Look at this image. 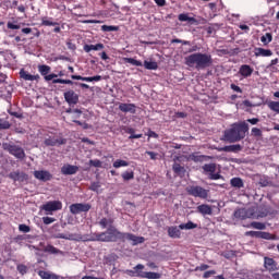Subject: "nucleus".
I'll use <instances>...</instances> for the list:
<instances>
[{"label": "nucleus", "mask_w": 279, "mask_h": 279, "mask_svg": "<svg viewBox=\"0 0 279 279\" xmlns=\"http://www.w3.org/2000/svg\"><path fill=\"white\" fill-rule=\"evenodd\" d=\"M238 73H239V75H241L244 78L252 77V73H254V68H251L247 64H243L240 66Z\"/></svg>", "instance_id": "4be33fe9"}, {"label": "nucleus", "mask_w": 279, "mask_h": 279, "mask_svg": "<svg viewBox=\"0 0 279 279\" xmlns=\"http://www.w3.org/2000/svg\"><path fill=\"white\" fill-rule=\"evenodd\" d=\"M101 160L99 159H90L89 160V167H96L97 169H101Z\"/></svg>", "instance_id": "c03bdc74"}, {"label": "nucleus", "mask_w": 279, "mask_h": 279, "mask_svg": "<svg viewBox=\"0 0 279 279\" xmlns=\"http://www.w3.org/2000/svg\"><path fill=\"white\" fill-rule=\"evenodd\" d=\"M101 32H119V26L102 25Z\"/></svg>", "instance_id": "37998d69"}, {"label": "nucleus", "mask_w": 279, "mask_h": 279, "mask_svg": "<svg viewBox=\"0 0 279 279\" xmlns=\"http://www.w3.org/2000/svg\"><path fill=\"white\" fill-rule=\"evenodd\" d=\"M38 276L41 279H60L61 278L60 275H56L53 272H49L46 270H39ZM61 279H64V278L62 277Z\"/></svg>", "instance_id": "393cba45"}, {"label": "nucleus", "mask_w": 279, "mask_h": 279, "mask_svg": "<svg viewBox=\"0 0 279 279\" xmlns=\"http://www.w3.org/2000/svg\"><path fill=\"white\" fill-rule=\"evenodd\" d=\"M171 44H172V45L179 44V45H187V46H191V41H189V40H182V39H178V38L172 39V40H171Z\"/></svg>", "instance_id": "de8ad7c7"}, {"label": "nucleus", "mask_w": 279, "mask_h": 279, "mask_svg": "<svg viewBox=\"0 0 279 279\" xmlns=\"http://www.w3.org/2000/svg\"><path fill=\"white\" fill-rule=\"evenodd\" d=\"M251 134H252V136L260 138V136H263V131L258 128H253L251 131Z\"/></svg>", "instance_id": "a18cd8bd"}, {"label": "nucleus", "mask_w": 279, "mask_h": 279, "mask_svg": "<svg viewBox=\"0 0 279 279\" xmlns=\"http://www.w3.org/2000/svg\"><path fill=\"white\" fill-rule=\"evenodd\" d=\"M148 137L149 138H158V133H156L154 131H148Z\"/></svg>", "instance_id": "69168bd1"}, {"label": "nucleus", "mask_w": 279, "mask_h": 279, "mask_svg": "<svg viewBox=\"0 0 279 279\" xmlns=\"http://www.w3.org/2000/svg\"><path fill=\"white\" fill-rule=\"evenodd\" d=\"M82 279H102V278L93 277V276H84V277H82Z\"/></svg>", "instance_id": "774afa93"}, {"label": "nucleus", "mask_w": 279, "mask_h": 279, "mask_svg": "<svg viewBox=\"0 0 279 279\" xmlns=\"http://www.w3.org/2000/svg\"><path fill=\"white\" fill-rule=\"evenodd\" d=\"M16 269H17L19 274H21V276H25V274H27V271H29V268L25 264H19L16 266Z\"/></svg>", "instance_id": "a19ab883"}, {"label": "nucleus", "mask_w": 279, "mask_h": 279, "mask_svg": "<svg viewBox=\"0 0 279 279\" xmlns=\"http://www.w3.org/2000/svg\"><path fill=\"white\" fill-rule=\"evenodd\" d=\"M77 171H80V168L77 166H73L70 163H66L63 167H61L62 175H75Z\"/></svg>", "instance_id": "a211bd4d"}, {"label": "nucleus", "mask_w": 279, "mask_h": 279, "mask_svg": "<svg viewBox=\"0 0 279 279\" xmlns=\"http://www.w3.org/2000/svg\"><path fill=\"white\" fill-rule=\"evenodd\" d=\"M0 130H10V122L0 119Z\"/></svg>", "instance_id": "8fccbe9b"}, {"label": "nucleus", "mask_w": 279, "mask_h": 279, "mask_svg": "<svg viewBox=\"0 0 279 279\" xmlns=\"http://www.w3.org/2000/svg\"><path fill=\"white\" fill-rule=\"evenodd\" d=\"M43 210L46 213H56V210H62V202L49 201L43 205Z\"/></svg>", "instance_id": "9d476101"}, {"label": "nucleus", "mask_w": 279, "mask_h": 279, "mask_svg": "<svg viewBox=\"0 0 279 279\" xmlns=\"http://www.w3.org/2000/svg\"><path fill=\"white\" fill-rule=\"evenodd\" d=\"M43 221H44L45 226H49L50 223H53L56 221V218L44 217Z\"/></svg>", "instance_id": "864d4df0"}, {"label": "nucleus", "mask_w": 279, "mask_h": 279, "mask_svg": "<svg viewBox=\"0 0 279 279\" xmlns=\"http://www.w3.org/2000/svg\"><path fill=\"white\" fill-rule=\"evenodd\" d=\"M168 236H170V239H180L182 236V231H180V227H169Z\"/></svg>", "instance_id": "5701e85b"}, {"label": "nucleus", "mask_w": 279, "mask_h": 279, "mask_svg": "<svg viewBox=\"0 0 279 279\" xmlns=\"http://www.w3.org/2000/svg\"><path fill=\"white\" fill-rule=\"evenodd\" d=\"M100 187H101V184H99V182H93L89 186V191L97 192L99 191Z\"/></svg>", "instance_id": "3c124183"}, {"label": "nucleus", "mask_w": 279, "mask_h": 279, "mask_svg": "<svg viewBox=\"0 0 279 279\" xmlns=\"http://www.w3.org/2000/svg\"><path fill=\"white\" fill-rule=\"evenodd\" d=\"M248 228H254L255 230H265L267 226L263 222L253 221L250 223Z\"/></svg>", "instance_id": "58836bf2"}, {"label": "nucleus", "mask_w": 279, "mask_h": 279, "mask_svg": "<svg viewBox=\"0 0 279 279\" xmlns=\"http://www.w3.org/2000/svg\"><path fill=\"white\" fill-rule=\"evenodd\" d=\"M8 178L13 180V182H27V180H29V175L27 173L19 170L10 172Z\"/></svg>", "instance_id": "9b49d317"}, {"label": "nucleus", "mask_w": 279, "mask_h": 279, "mask_svg": "<svg viewBox=\"0 0 279 279\" xmlns=\"http://www.w3.org/2000/svg\"><path fill=\"white\" fill-rule=\"evenodd\" d=\"M186 193H189L192 197L208 199V194L210 193V190H206L199 185H190L186 187Z\"/></svg>", "instance_id": "423d86ee"}, {"label": "nucleus", "mask_w": 279, "mask_h": 279, "mask_svg": "<svg viewBox=\"0 0 279 279\" xmlns=\"http://www.w3.org/2000/svg\"><path fill=\"white\" fill-rule=\"evenodd\" d=\"M271 40H274V35H271V33H266L260 37V43H263L264 46L269 45Z\"/></svg>", "instance_id": "f704fd0d"}, {"label": "nucleus", "mask_w": 279, "mask_h": 279, "mask_svg": "<svg viewBox=\"0 0 279 279\" xmlns=\"http://www.w3.org/2000/svg\"><path fill=\"white\" fill-rule=\"evenodd\" d=\"M247 123H251V125H256L260 120L258 118L247 119Z\"/></svg>", "instance_id": "680f3d73"}, {"label": "nucleus", "mask_w": 279, "mask_h": 279, "mask_svg": "<svg viewBox=\"0 0 279 279\" xmlns=\"http://www.w3.org/2000/svg\"><path fill=\"white\" fill-rule=\"evenodd\" d=\"M130 141L134 140V138H143V134H132L129 136Z\"/></svg>", "instance_id": "338daca9"}, {"label": "nucleus", "mask_w": 279, "mask_h": 279, "mask_svg": "<svg viewBox=\"0 0 279 279\" xmlns=\"http://www.w3.org/2000/svg\"><path fill=\"white\" fill-rule=\"evenodd\" d=\"M243 146H241L240 144H233V145H229V146H223V147H218L217 151H227V153H231V154H239V151H242Z\"/></svg>", "instance_id": "f3484780"}, {"label": "nucleus", "mask_w": 279, "mask_h": 279, "mask_svg": "<svg viewBox=\"0 0 279 279\" xmlns=\"http://www.w3.org/2000/svg\"><path fill=\"white\" fill-rule=\"evenodd\" d=\"M155 3H157L159 8H165V5H167V0H155Z\"/></svg>", "instance_id": "13d9d810"}, {"label": "nucleus", "mask_w": 279, "mask_h": 279, "mask_svg": "<svg viewBox=\"0 0 279 279\" xmlns=\"http://www.w3.org/2000/svg\"><path fill=\"white\" fill-rule=\"evenodd\" d=\"M113 223H114V219L112 218H101L98 222V225L102 230H106V228H114Z\"/></svg>", "instance_id": "a878e982"}, {"label": "nucleus", "mask_w": 279, "mask_h": 279, "mask_svg": "<svg viewBox=\"0 0 279 279\" xmlns=\"http://www.w3.org/2000/svg\"><path fill=\"white\" fill-rule=\"evenodd\" d=\"M126 64H132L133 66H144L147 71H158V62L156 61H144L143 62L134 59V58H124L123 59Z\"/></svg>", "instance_id": "20e7f679"}, {"label": "nucleus", "mask_w": 279, "mask_h": 279, "mask_svg": "<svg viewBox=\"0 0 279 279\" xmlns=\"http://www.w3.org/2000/svg\"><path fill=\"white\" fill-rule=\"evenodd\" d=\"M44 144L46 147H56L57 145H66V140L50 136L44 141Z\"/></svg>", "instance_id": "ddd939ff"}, {"label": "nucleus", "mask_w": 279, "mask_h": 279, "mask_svg": "<svg viewBox=\"0 0 279 279\" xmlns=\"http://www.w3.org/2000/svg\"><path fill=\"white\" fill-rule=\"evenodd\" d=\"M230 184L231 186H233V189H243L245 186V184L243 183V179L241 178H232L230 180Z\"/></svg>", "instance_id": "c756f323"}, {"label": "nucleus", "mask_w": 279, "mask_h": 279, "mask_svg": "<svg viewBox=\"0 0 279 279\" xmlns=\"http://www.w3.org/2000/svg\"><path fill=\"white\" fill-rule=\"evenodd\" d=\"M208 267H210V266H208L206 264H203V265L196 267V270H198V271H206V269H208Z\"/></svg>", "instance_id": "0e129e2a"}, {"label": "nucleus", "mask_w": 279, "mask_h": 279, "mask_svg": "<svg viewBox=\"0 0 279 279\" xmlns=\"http://www.w3.org/2000/svg\"><path fill=\"white\" fill-rule=\"evenodd\" d=\"M33 175L36 180H39V182H49L53 180V174H51L49 170H35Z\"/></svg>", "instance_id": "6e6552de"}, {"label": "nucleus", "mask_w": 279, "mask_h": 279, "mask_svg": "<svg viewBox=\"0 0 279 279\" xmlns=\"http://www.w3.org/2000/svg\"><path fill=\"white\" fill-rule=\"evenodd\" d=\"M231 90H234L235 93H243V89L235 84H231Z\"/></svg>", "instance_id": "052dcab7"}, {"label": "nucleus", "mask_w": 279, "mask_h": 279, "mask_svg": "<svg viewBox=\"0 0 279 279\" xmlns=\"http://www.w3.org/2000/svg\"><path fill=\"white\" fill-rule=\"evenodd\" d=\"M119 110H120V112H124V113L130 112V114H136V105L128 104V102H120Z\"/></svg>", "instance_id": "dca6fc26"}, {"label": "nucleus", "mask_w": 279, "mask_h": 279, "mask_svg": "<svg viewBox=\"0 0 279 279\" xmlns=\"http://www.w3.org/2000/svg\"><path fill=\"white\" fill-rule=\"evenodd\" d=\"M215 274H217L215 270L205 271L203 278H210V276H215Z\"/></svg>", "instance_id": "4d7b16f0"}, {"label": "nucleus", "mask_w": 279, "mask_h": 279, "mask_svg": "<svg viewBox=\"0 0 279 279\" xmlns=\"http://www.w3.org/2000/svg\"><path fill=\"white\" fill-rule=\"evenodd\" d=\"M2 149H4V151H9L11 156H14V158H17L19 160H23L25 158V150L21 146L3 143Z\"/></svg>", "instance_id": "39448f33"}, {"label": "nucleus", "mask_w": 279, "mask_h": 279, "mask_svg": "<svg viewBox=\"0 0 279 279\" xmlns=\"http://www.w3.org/2000/svg\"><path fill=\"white\" fill-rule=\"evenodd\" d=\"M52 84H66V80H64V78H54V80H52Z\"/></svg>", "instance_id": "e2e57ef3"}, {"label": "nucleus", "mask_w": 279, "mask_h": 279, "mask_svg": "<svg viewBox=\"0 0 279 279\" xmlns=\"http://www.w3.org/2000/svg\"><path fill=\"white\" fill-rule=\"evenodd\" d=\"M203 170L205 171V173H215L217 171V165L206 163L203 166Z\"/></svg>", "instance_id": "c9c22d12"}, {"label": "nucleus", "mask_w": 279, "mask_h": 279, "mask_svg": "<svg viewBox=\"0 0 279 279\" xmlns=\"http://www.w3.org/2000/svg\"><path fill=\"white\" fill-rule=\"evenodd\" d=\"M38 71L40 75L45 77V75H49V73L51 72V66L45 64L38 65Z\"/></svg>", "instance_id": "e433bc0d"}, {"label": "nucleus", "mask_w": 279, "mask_h": 279, "mask_svg": "<svg viewBox=\"0 0 279 279\" xmlns=\"http://www.w3.org/2000/svg\"><path fill=\"white\" fill-rule=\"evenodd\" d=\"M114 169H120V167H130V163L123 159H118L113 162Z\"/></svg>", "instance_id": "ea45409f"}, {"label": "nucleus", "mask_w": 279, "mask_h": 279, "mask_svg": "<svg viewBox=\"0 0 279 279\" xmlns=\"http://www.w3.org/2000/svg\"><path fill=\"white\" fill-rule=\"evenodd\" d=\"M268 107L270 108V110H272L274 112H277L279 114V102L278 101H271Z\"/></svg>", "instance_id": "49530a36"}, {"label": "nucleus", "mask_w": 279, "mask_h": 279, "mask_svg": "<svg viewBox=\"0 0 279 279\" xmlns=\"http://www.w3.org/2000/svg\"><path fill=\"white\" fill-rule=\"evenodd\" d=\"M179 228L180 230H195V228H197V225L193 221H187L186 223H181Z\"/></svg>", "instance_id": "72a5a7b5"}, {"label": "nucleus", "mask_w": 279, "mask_h": 279, "mask_svg": "<svg viewBox=\"0 0 279 279\" xmlns=\"http://www.w3.org/2000/svg\"><path fill=\"white\" fill-rule=\"evenodd\" d=\"M69 208L71 215H81V213H88L93 208V205L88 203H74Z\"/></svg>", "instance_id": "0eeeda50"}, {"label": "nucleus", "mask_w": 279, "mask_h": 279, "mask_svg": "<svg viewBox=\"0 0 279 279\" xmlns=\"http://www.w3.org/2000/svg\"><path fill=\"white\" fill-rule=\"evenodd\" d=\"M172 170L177 175H184L186 173V169L184 168V166L174 162L172 166Z\"/></svg>", "instance_id": "c85d7f7f"}, {"label": "nucleus", "mask_w": 279, "mask_h": 279, "mask_svg": "<svg viewBox=\"0 0 279 279\" xmlns=\"http://www.w3.org/2000/svg\"><path fill=\"white\" fill-rule=\"evenodd\" d=\"M250 132V125L243 122H235L231 124L229 130L225 131L222 141L227 143H239V141H243L245 138V134Z\"/></svg>", "instance_id": "f03ea898"}, {"label": "nucleus", "mask_w": 279, "mask_h": 279, "mask_svg": "<svg viewBox=\"0 0 279 279\" xmlns=\"http://www.w3.org/2000/svg\"><path fill=\"white\" fill-rule=\"evenodd\" d=\"M56 77H58V74H46L45 76H44V80L46 81V82H51V80L53 81V80H56Z\"/></svg>", "instance_id": "6e6d98bb"}, {"label": "nucleus", "mask_w": 279, "mask_h": 279, "mask_svg": "<svg viewBox=\"0 0 279 279\" xmlns=\"http://www.w3.org/2000/svg\"><path fill=\"white\" fill-rule=\"evenodd\" d=\"M175 117H177L178 119H186L187 114H186V112L178 111V112L175 113Z\"/></svg>", "instance_id": "bf43d9fd"}, {"label": "nucleus", "mask_w": 279, "mask_h": 279, "mask_svg": "<svg viewBox=\"0 0 279 279\" xmlns=\"http://www.w3.org/2000/svg\"><path fill=\"white\" fill-rule=\"evenodd\" d=\"M264 267L267 271H276L278 269V263L271 257H265Z\"/></svg>", "instance_id": "6ab92c4d"}, {"label": "nucleus", "mask_w": 279, "mask_h": 279, "mask_svg": "<svg viewBox=\"0 0 279 279\" xmlns=\"http://www.w3.org/2000/svg\"><path fill=\"white\" fill-rule=\"evenodd\" d=\"M122 178L125 182L134 180V171H125L124 173H122Z\"/></svg>", "instance_id": "79ce46f5"}, {"label": "nucleus", "mask_w": 279, "mask_h": 279, "mask_svg": "<svg viewBox=\"0 0 279 279\" xmlns=\"http://www.w3.org/2000/svg\"><path fill=\"white\" fill-rule=\"evenodd\" d=\"M20 77L21 80H24V82H38V80H40V75L29 74L25 69L20 70Z\"/></svg>", "instance_id": "2eb2a0df"}, {"label": "nucleus", "mask_w": 279, "mask_h": 279, "mask_svg": "<svg viewBox=\"0 0 279 279\" xmlns=\"http://www.w3.org/2000/svg\"><path fill=\"white\" fill-rule=\"evenodd\" d=\"M185 159L189 162H206L208 160H213V157L208 155H199V153H192L185 156Z\"/></svg>", "instance_id": "1a4fd4ad"}, {"label": "nucleus", "mask_w": 279, "mask_h": 279, "mask_svg": "<svg viewBox=\"0 0 279 279\" xmlns=\"http://www.w3.org/2000/svg\"><path fill=\"white\" fill-rule=\"evenodd\" d=\"M7 27L8 29H21V25L14 24L12 22H8Z\"/></svg>", "instance_id": "5fc2aeb1"}, {"label": "nucleus", "mask_w": 279, "mask_h": 279, "mask_svg": "<svg viewBox=\"0 0 279 279\" xmlns=\"http://www.w3.org/2000/svg\"><path fill=\"white\" fill-rule=\"evenodd\" d=\"M63 97L69 106H75L80 101V95L70 89L63 94Z\"/></svg>", "instance_id": "f8f14e48"}, {"label": "nucleus", "mask_w": 279, "mask_h": 279, "mask_svg": "<svg viewBox=\"0 0 279 279\" xmlns=\"http://www.w3.org/2000/svg\"><path fill=\"white\" fill-rule=\"evenodd\" d=\"M146 155L149 156L150 160H158V153L147 150Z\"/></svg>", "instance_id": "603ef678"}, {"label": "nucleus", "mask_w": 279, "mask_h": 279, "mask_svg": "<svg viewBox=\"0 0 279 279\" xmlns=\"http://www.w3.org/2000/svg\"><path fill=\"white\" fill-rule=\"evenodd\" d=\"M56 239H64L65 241H83V242H100V243H125V241H131L132 245H141L145 243L144 236L134 235V233L121 232L116 227H110L106 231L97 233L92 232L89 234H77V233H59Z\"/></svg>", "instance_id": "f257e3e1"}, {"label": "nucleus", "mask_w": 279, "mask_h": 279, "mask_svg": "<svg viewBox=\"0 0 279 279\" xmlns=\"http://www.w3.org/2000/svg\"><path fill=\"white\" fill-rule=\"evenodd\" d=\"M45 252H47L48 254H63L62 251H60V248H57L51 244L46 246Z\"/></svg>", "instance_id": "4c0bfd02"}, {"label": "nucleus", "mask_w": 279, "mask_h": 279, "mask_svg": "<svg viewBox=\"0 0 279 279\" xmlns=\"http://www.w3.org/2000/svg\"><path fill=\"white\" fill-rule=\"evenodd\" d=\"M180 23H187V25H199V21L195 17L189 16V13H181L178 15Z\"/></svg>", "instance_id": "4468645a"}, {"label": "nucleus", "mask_w": 279, "mask_h": 279, "mask_svg": "<svg viewBox=\"0 0 279 279\" xmlns=\"http://www.w3.org/2000/svg\"><path fill=\"white\" fill-rule=\"evenodd\" d=\"M19 230L20 232H24V233L32 232V228H29V226L27 225H20Z\"/></svg>", "instance_id": "09e8293b"}, {"label": "nucleus", "mask_w": 279, "mask_h": 279, "mask_svg": "<svg viewBox=\"0 0 279 279\" xmlns=\"http://www.w3.org/2000/svg\"><path fill=\"white\" fill-rule=\"evenodd\" d=\"M254 239H265L266 241H270L272 238L269 232L255 231Z\"/></svg>", "instance_id": "2f4dec72"}, {"label": "nucleus", "mask_w": 279, "mask_h": 279, "mask_svg": "<svg viewBox=\"0 0 279 279\" xmlns=\"http://www.w3.org/2000/svg\"><path fill=\"white\" fill-rule=\"evenodd\" d=\"M201 215H213V208L209 205L203 204L197 207Z\"/></svg>", "instance_id": "7c9ffc66"}, {"label": "nucleus", "mask_w": 279, "mask_h": 279, "mask_svg": "<svg viewBox=\"0 0 279 279\" xmlns=\"http://www.w3.org/2000/svg\"><path fill=\"white\" fill-rule=\"evenodd\" d=\"M185 64L186 66H194L197 71H202L213 65V56L208 53L195 52L185 57Z\"/></svg>", "instance_id": "7ed1b4c3"}, {"label": "nucleus", "mask_w": 279, "mask_h": 279, "mask_svg": "<svg viewBox=\"0 0 279 279\" xmlns=\"http://www.w3.org/2000/svg\"><path fill=\"white\" fill-rule=\"evenodd\" d=\"M71 80H80L81 82H101V75L96 76H82V75H71Z\"/></svg>", "instance_id": "aec40b11"}, {"label": "nucleus", "mask_w": 279, "mask_h": 279, "mask_svg": "<svg viewBox=\"0 0 279 279\" xmlns=\"http://www.w3.org/2000/svg\"><path fill=\"white\" fill-rule=\"evenodd\" d=\"M101 49H104V44L84 46V51H86V53H90V51H101Z\"/></svg>", "instance_id": "cd10ccee"}, {"label": "nucleus", "mask_w": 279, "mask_h": 279, "mask_svg": "<svg viewBox=\"0 0 279 279\" xmlns=\"http://www.w3.org/2000/svg\"><path fill=\"white\" fill-rule=\"evenodd\" d=\"M138 278H145V279H160L162 278V275L160 272H151V271H143L138 272Z\"/></svg>", "instance_id": "b1692460"}, {"label": "nucleus", "mask_w": 279, "mask_h": 279, "mask_svg": "<svg viewBox=\"0 0 279 279\" xmlns=\"http://www.w3.org/2000/svg\"><path fill=\"white\" fill-rule=\"evenodd\" d=\"M143 269H145V265H143V264H137V265L133 268V270H126V274H128L129 276L138 278V274H142V272H143Z\"/></svg>", "instance_id": "bb28decb"}, {"label": "nucleus", "mask_w": 279, "mask_h": 279, "mask_svg": "<svg viewBox=\"0 0 279 279\" xmlns=\"http://www.w3.org/2000/svg\"><path fill=\"white\" fill-rule=\"evenodd\" d=\"M254 53L256 58H271V56H274V51H271V49L265 48H255Z\"/></svg>", "instance_id": "412c9836"}, {"label": "nucleus", "mask_w": 279, "mask_h": 279, "mask_svg": "<svg viewBox=\"0 0 279 279\" xmlns=\"http://www.w3.org/2000/svg\"><path fill=\"white\" fill-rule=\"evenodd\" d=\"M41 25L44 27H56V25H60V24L58 22H53L52 17H50L49 20L47 17H43Z\"/></svg>", "instance_id": "473e14b6"}]
</instances>
